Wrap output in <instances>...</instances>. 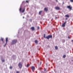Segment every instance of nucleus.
I'll return each mask as SVG.
<instances>
[{
    "label": "nucleus",
    "instance_id": "25",
    "mask_svg": "<svg viewBox=\"0 0 73 73\" xmlns=\"http://www.w3.org/2000/svg\"><path fill=\"white\" fill-rule=\"evenodd\" d=\"M26 3H29V1H26Z\"/></svg>",
    "mask_w": 73,
    "mask_h": 73
},
{
    "label": "nucleus",
    "instance_id": "6",
    "mask_svg": "<svg viewBox=\"0 0 73 73\" xmlns=\"http://www.w3.org/2000/svg\"><path fill=\"white\" fill-rule=\"evenodd\" d=\"M8 38H6V44L4 45L5 47V46H6V45L7 44V42H8Z\"/></svg>",
    "mask_w": 73,
    "mask_h": 73
},
{
    "label": "nucleus",
    "instance_id": "19",
    "mask_svg": "<svg viewBox=\"0 0 73 73\" xmlns=\"http://www.w3.org/2000/svg\"><path fill=\"white\" fill-rule=\"evenodd\" d=\"M44 38H46V37H45V34H44Z\"/></svg>",
    "mask_w": 73,
    "mask_h": 73
},
{
    "label": "nucleus",
    "instance_id": "12",
    "mask_svg": "<svg viewBox=\"0 0 73 73\" xmlns=\"http://www.w3.org/2000/svg\"><path fill=\"white\" fill-rule=\"evenodd\" d=\"M65 17H68V18H69V15H66L65 16Z\"/></svg>",
    "mask_w": 73,
    "mask_h": 73
},
{
    "label": "nucleus",
    "instance_id": "2",
    "mask_svg": "<svg viewBox=\"0 0 73 73\" xmlns=\"http://www.w3.org/2000/svg\"><path fill=\"white\" fill-rule=\"evenodd\" d=\"M17 40H13L11 42V44H15V43L17 42Z\"/></svg>",
    "mask_w": 73,
    "mask_h": 73
},
{
    "label": "nucleus",
    "instance_id": "27",
    "mask_svg": "<svg viewBox=\"0 0 73 73\" xmlns=\"http://www.w3.org/2000/svg\"><path fill=\"white\" fill-rule=\"evenodd\" d=\"M29 66V65H28V64H27V67H28V66Z\"/></svg>",
    "mask_w": 73,
    "mask_h": 73
},
{
    "label": "nucleus",
    "instance_id": "23",
    "mask_svg": "<svg viewBox=\"0 0 73 73\" xmlns=\"http://www.w3.org/2000/svg\"><path fill=\"white\" fill-rule=\"evenodd\" d=\"M37 29H40V27H37Z\"/></svg>",
    "mask_w": 73,
    "mask_h": 73
},
{
    "label": "nucleus",
    "instance_id": "9",
    "mask_svg": "<svg viewBox=\"0 0 73 73\" xmlns=\"http://www.w3.org/2000/svg\"><path fill=\"white\" fill-rule=\"evenodd\" d=\"M44 11L45 12H47L48 11L47 7H45L44 9Z\"/></svg>",
    "mask_w": 73,
    "mask_h": 73
},
{
    "label": "nucleus",
    "instance_id": "34",
    "mask_svg": "<svg viewBox=\"0 0 73 73\" xmlns=\"http://www.w3.org/2000/svg\"><path fill=\"white\" fill-rule=\"evenodd\" d=\"M72 41L73 42V40H72Z\"/></svg>",
    "mask_w": 73,
    "mask_h": 73
},
{
    "label": "nucleus",
    "instance_id": "21",
    "mask_svg": "<svg viewBox=\"0 0 73 73\" xmlns=\"http://www.w3.org/2000/svg\"><path fill=\"white\" fill-rule=\"evenodd\" d=\"M16 73H20V72L19 71H17Z\"/></svg>",
    "mask_w": 73,
    "mask_h": 73
},
{
    "label": "nucleus",
    "instance_id": "30",
    "mask_svg": "<svg viewBox=\"0 0 73 73\" xmlns=\"http://www.w3.org/2000/svg\"><path fill=\"white\" fill-rule=\"evenodd\" d=\"M66 20H68V18H66Z\"/></svg>",
    "mask_w": 73,
    "mask_h": 73
},
{
    "label": "nucleus",
    "instance_id": "22",
    "mask_svg": "<svg viewBox=\"0 0 73 73\" xmlns=\"http://www.w3.org/2000/svg\"><path fill=\"white\" fill-rule=\"evenodd\" d=\"M62 41H63V42H65V40H63Z\"/></svg>",
    "mask_w": 73,
    "mask_h": 73
},
{
    "label": "nucleus",
    "instance_id": "14",
    "mask_svg": "<svg viewBox=\"0 0 73 73\" xmlns=\"http://www.w3.org/2000/svg\"><path fill=\"white\" fill-rule=\"evenodd\" d=\"M25 12V9H23L22 11V13H24V12Z\"/></svg>",
    "mask_w": 73,
    "mask_h": 73
},
{
    "label": "nucleus",
    "instance_id": "10",
    "mask_svg": "<svg viewBox=\"0 0 73 73\" xmlns=\"http://www.w3.org/2000/svg\"><path fill=\"white\" fill-rule=\"evenodd\" d=\"M31 29L32 31H35V27H31Z\"/></svg>",
    "mask_w": 73,
    "mask_h": 73
},
{
    "label": "nucleus",
    "instance_id": "15",
    "mask_svg": "<svg viewBox=\"0 0 73 73\" xmlns=\"http://www.w3.org/2000/svg\"><path fill=\"white\" fill-rule=\"evenodd\" d=\"M35 43H36V44H37V43L38 42V41H37V40H35Z\"/></svg>",
    "mask_w": 73,
    "mask_h": 73
},
{
    "label": "nucleus",
    "instance_id": "32",
    "mask_svg": "<svg viewBox=\"0 0 73 73\" xmlns=\"http://www.w3.org/2000/svg\"><path fill=\"white\" fill-rule=\"evenodd\" d=\"M41 63H41V62H40V64H41Z\"/></svg>",
    "mask_w": 73,
    "mask_h": 73
},
{
    "label": "nucleus",
    "instance_id": "17",
    "mask_svg": "<svg viewBox=\"0 0 73 73\" xmlns=\"http://www.w3.org/2000/svg\"><path fill=\"white\" fill-rule=\"evenodd\" d=\"M55 49H56V50H57L58 49V47L57 46H56L55 47Z\"/></svg>",
    "mask_w": 73,
    "mask_h": 73
},
{
    "label": "nucleus",
    "instance_id": "29",
    "mask_svg": "<svg viewBox=\"0 0 73 73\" xmlns=\"http://www.w3.org/2000/svg\"><path fill=\"white\" fill-rule=\"evenodd\" d=\"M29 9L28 8L27 9V11H28V10Z\"/></svg>",
    "mask_w": 73,
    "mask_h": 73
},
{
    "label": "nucleus",
    "instance_id": "11",
    "mask_svg": "<svg viewBox=\"0 0 73 73\" xmlns=\"http://www.w3.org/2000/svg\"><path fill=\"white\" fill-rule=\"evenodd\" d=\"M21 10H22V8L20 7L19 9V11L20 12H21Z\"/></svg>",
    "mask_w": 73,
    "mask_h": 73
},
{
    "label": "nucleus",
    "instance_id": "20",
    "mask_svg": "<svg viewBox=\"0 0 73 73\" xmlns=\"http://www.w3.org/2000/svg\"><path fill=\"white\" fill-rule=\"evenodd\" d=\"M70 1H71V2L73 3V0H70Z\"/></svg>",
    "mask_w": 73,
    "mask_h": 73
},
{
    "label": "nucleus",
    "instance_id": "5",
    "mask_svg": "<svg viewBox=\"0 0 73 73\" xmlns=\"http://www.w3.org/2000/svg\"><path fill=\"white\" fill-rule=\"evenodd\" d=\"M66 23L67 21H65V22L62 24V27H65V25L66 24Z\"/></svg>",
    "mask_w": 73,
    "mask_h": 73
},
{
    "label": "nucleus",
    "instance_id": "24",
    "mask_svg": "<svg viewBox=\"0 0 73 73\" xmlns=\"http://www.w3.org/2000/svg\"><path fill=\"white\" fill-rule=\"evenodd\" d=\"M2 62H4L5 61V60H2Z\"/></svg>",
    "mask_w": 73,
    "mask_h": 73
},
{
    "label": "nucleus",
    "instance_id": "33",
    "mask_svg": "<svg viewBox=\"0 0 73 73\" xmlns=\"http://www.w3.org/2000/svg\"><path fill=\"white\" fill-rule=\"evenodd\" d=\"M23 17V19H24V17Z\"/></svg>",
    "mask_w": 73,
    "mask_h": 73
},
{
    "label": "nucleus",
    "instance_id": "3",
    "mask_svg": "<svg viewBox=\"0 0 73 73\" xmlns=\"http://www.w3.org/2000/svg\"><path fill=\"white\" fill-rule=\"evenodd\" d=\"M18 66L19 68L20 69L21 68H22V64L21 63L19 62V64Z\"/></svg>",
    "mask_w": 73,
    "mask_h": 73
},
{
    "label": "nucleus",
    "instance_id": "16",
    "mask_svg": "<svg viewBox=\"0 0 73 73\" xmlns=\"http://www.w3.org/2000/svg\"><path fill=\"white\" fill-rule=\"evenodd\" d=\"M1 41L3 42V43H4V40H3V38H1Z\"/></svg>",
    "mask_w": 73,
    "mask_h": 73
},
{
    "label": "nucleus",
    "instance_id": "1",
    "mask_svg": "<svg viewBox=\"0 0 73 73\" xmlns=\"http://www.w3.org/2000/svg\"><path fill=\"white\" fill-rule=\"evenodd\" d=\"M46 38H47L48 40H49L50 38H52V35H48L46 37Z\"/></svg>",
    "mask_w": 73,
    "mask_h": 73
},
{
    "label": "nucleus",
    "instance_id": "7",
    "mask_svg": "<svg viewBox=\"0 0 73 73\" xmlns=\"http://www.w3.org/2000/svg\"><path fill=\"white\" fill-rule=\"evenodd\" d=\"M55 9H56V10H60L61 9L60 7H55Z\"/></svg>",
    "mask_w": 73,
    "mask_h": 73
},
{
    "label": "nucleus",
    "instance_id": "26",
    "mask_svg": "<svg viewBox=\"0 0 73 73\" xmlns=\"http://www.w3.org/2000/svg\"><path fill=\"white\" fill-rule=\"evenodd\" d=\"M10 68L11 69H12V67L11 66H10Z\"/></svg>",
    "mask_w": 73,
    "mask_h": 73
},
{
    "label": "nucleus",
    "instance_id": "8",
    "mask_svg": "<svg viewBox=\"0 0 73 73\" xmlns=\"http://www.w3.org/2000/svg\"><path fill=\"white\" fill-rule=\"evenodd\" d=\"M31 69L33 72H34V71L35 70V68L34 66H33L31 67Z\"/></svg>",
    "mask_w": 73,
    "mask_h": 73
},
{
    "label": "nucleus",
    "instance_id": "18",
    "mask_svg": "<svg viewBox=\"0 0 73 73\" xmlns=\"http://www.w3.org/2000/svg\"><path fill=\"white\" fill-rule=\"evenodd\" d=\"M65 57H66V55H63V58H65Z\"/></svg>",
    "mask_w": 73,
    "mask_h": 73
},
{
    "label": "nucleus",
    "instance_id": "4",
    "mask_svg": "<svg viewBox=\"0 0 73 73\" xmlns=\"http://www.w3.org/2000/svg\"><path fill=\"white\" fill-rule=\"evenodd\" d=\"M67 8H68V9H70V10H72V7H71V6L70 5H69L67 6Z\"/></svg>",
    "mask_w": 73,
    "mask_h": 73
},
{
    "label": "nucleus",
    "instance_id": "13",
    "mask_svg": "<svg viewBox=\"0 0 73 73\" xmlns=\"http://www.w3.org/2000/svg\"><path fill=\"white\" fill-rule=\"evenodd\" d=\"M42 12V11H39V15H41Z\"/></svg>",
    "mask_w": 73,
    "mask_h": 73
},
{
    "label": "nucleus",
    "instance_id": "28",
    "mask_svg": "<svg viewBox=\"0 0 73 73\" xmlns=\"http://www.w3.org/2000/svg\"><path fill=\"white\" fill-rule=\"evenodd\" d=\"M68 38H69V39L70 38V37H69V36H68Z\"/></svg>",
    "mask_w": 73,
    "mask_h": 73
},
{
    "label": "nucleus",
    "instance_id": "31",
    "mask_svg": "<svg viewBox=\"0 0 73 73\" xmlns=\"http://www.w3.org/2000/svg\"><path fill=\"white\" fill-rule=\"evenodd\" d=\"M46 70V69H45V68H44V71H45Z\"/></svg>",
    "mask_w": 73,
    "mask_h": 73
}]
</instances>
